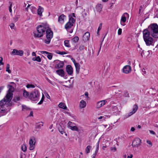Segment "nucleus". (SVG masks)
I'll return each mask as SVG.
<instances>
[{
    "label": "nucleus",
    "instance_id": "obj_52",
    "mask_svg": "<svg viewBox=\"0 0 158 158\" xmlns=\"http://www.w3.org/2000/svg\"><path fill=\"white\" fill-rule=\"evenodd\" d=\"M85 95L86 98H88V93L87 92H85Z\"/></svg>",
    "mask_w": 158,
    "mask_h": 158
},
{
    "label": "nucleus",
    "instance_id": "obj_50",
    "mask_svg": "<svg viewBox=\"0 0 158 158\" xmlns=\"http://www.w3.org/2000/svg\"><path fill=\"white\" fill-rule=\"evenodd\" d=\"M66 53L65 52H60V55H63L64 54H66Z\"/></svg>",
    "mask_w": 158,
    "mask_h": 158
},
{
    "label": "nucleus",
    "instance_id": "obj_11",
    "mask_svg": "<svg viewBox=\"0 0 158 158\" xmlns=\"http://www.w3.org/2000/svg\"><path fill=\"white\" fill-rule=\"evenodd\" d=\"M141 143L140 139L139 138H136L133 141L132 146L133 147H138Z\"/></svg>",
    "mask_w": 158,
    "mask_h": 158
},
{
    "label": "nucleus",
    "instance_id": "obj_16",
    "mask_svg": "<svg viewBox=\"0 0 158 158\" xmlns=\"http://www.w3.org/2000/svg\"><path fill=\"white\" fill-rule=\"evenodd\" d=\"M107 102L106 100H103L98 102L97 103L96 107L99 108L105 105Z\"/></svg>",
    "mask_w": 158,
    "mask_h": 158
},
{
    "label": "nucleus",
    "instance_id": "obj_47",
    "mask_svg": "<svg viewBox=\"0 0 158 158\" xmlns=\"http://www.w3.org/2000/svg\"><path fill=\"white\" fill-rule=\"evenodd\" d=\"M147 143H148V144H150V147H151L152 145V143L150 141V140H147Z\"/></svg>",
    "mask_w": 158,
    "mask_h": 158
},
{
    "label": "nucleus",
    "instance_id": "obj_32",
    "mask_svg": "<svg viewBox=\"0 0 158 158\" xmlns=\"http://www.w3.org/2000/svg\"><path fill=\"white\" fill-rule=\"evenodd\" d=\"M92 147L91 146L89 145L87 146L85 149V152L86 154H88L90 152V150L91 149Z\"/></svg>",
    "mask_w": 158,
    "mask_h": 158
},
{
    "label": "nucleus",
    "instance_id": "obj_27",
    "mask_svg": "<svg viewBox=\"0 0 158 158\" xmlns=\"http://www.w3.org/2000/svg\"><path fill=\"white\" fill-rule=\"evenodd\" d=\"M58 107L60 108H61L64 110L66 109L67 108L65 104L64 103L62 102H60L59 103L58 105Z\"/></svg>",
    "mask_w": 158,
    "mask_h": 158
},
{
    "label": "nucleus",
    "instance_id": "obj_15",
    "mask_svg": "<svg viewBox=\"0 0 158 158\" xmlns=\"http://www.w3.org/2000/svg\"><path fill=\"white\" fill-rule=\"evenodd\" d=\"M56 62V64L55 65V67L56 69H61L63 67L64 63L63 61H60L59 60L55 61Z\"/></svg>",
    "mask_w": 158,
    "mask_h": 158
},
{
    "label": "nucleus",
    "instance_id": "obj_34",
    "mask_svg": "<svg viewBox=\"0 0 158 158\" xmlns=\"http://www.w3.org/2000/svg\"><path fill=\"white\" fill-rule=\"evenodd\" d=\"M64 45L65 46L69 48L70 47V46L69 44V41L68 40H66L64 41Z\"/></svg>",
    "mask_w": 158,
    "mask_h": 158
},
{
    "label": "nucleus",
    "instance_id": "obj_49",
    "mask_svg": "<svg viewBox=\"0 0 158 158\" xmlns=\"http://www.w3.org/2000/svg\"><path fill=\"white\" fill-rule=\"evenodd\" d=\"M33 112L32 111H31L30 112V114L29 115V116H33Z\"/></svg>",
    "mask_w": 158,
    "mask_h": 158
},
{
    "label": "nucleus",
    "instance_id": "obj_63",
    "mask_svg": "<svg viewBox=\"0 0 158 158\" xmlns=\"http://www.w3.org/2000/svg\"><path fill=\"white\" fill-rule=\"evenodd\" d=\"M56 53L57 54H60V52L58 50H57L56 51Z\"/></svg>",
    "mask_w": 158,
    "mask_h": 158
},
{
    "label": "nucleus",
    "instance_id": "obj_62",
    "mask_svg": "<svg viewBox=\"0 0 158 158\" xmlns=\"http://www.w3.org/2000/svg\"><path fill=\"white\" fill-rule=\"evenodd\" d=\"M96 155H97V154L94 153V154L93 155L92 157H94V158H95V156H96Z\"/></svg>",
    "mask_w": 158,
    "mask_h": 158
},
{
    "label": "nucleus",
    "instance_id": "obj_14",
    "mask_svg": "<svg viewBox=\"0 0 158 158\" xmlns=\"http://www.w3.org/2000/svg\"><path fill=\"white\" fill-rule=\"evenodd\" d=\"M123 72L125 74H128L131 71V67L129 65H126L123 69Z\"/></svg>",
    "mask_w": 158,
    "mask_h": 158
},
{
    "label": "nucleus",
    "instance_id": "obj_26",
    "mask_svg": "<svg viewBox=\"0 0 158 158\" xmlns=\"http://www.w3.org/2000/svg\"><path fill=\"white\" fill-rule=\"evenodd\" d=\"M22 99V97L19 95L16 96L13 98V101L15 102L20 101Z\"/></svg>",
    "mask_w": 158,
    "mask_h": 158
},
{
    "label": "nucleus",
    "instance_id": "obj_54",
    "mask_svg": "<svg viewBox=\"0 0 158 158\" xmlns=\"http://www.w3.org/2000/svg\"><path fill=\"white\" fill-rule=\"evenodd\" d=\"M71 60H72V61L73 62V63L74 64H75V63H76V61H75V60L73 58H72Z\"/></svg>",
    "mask_w": 158,
    "mask_h": 158
},
{
    "label": "nucleus",
    "instance_id": "obj_10",
    "mask_svg": "<svg viewBox=\"0 0 158 158\" xmlns=\"http://www.w3.org/2000/svg\"><path fill=\"white\" fill-rule=\"evenodd\" d=\"M35 139L34 137L31 138L29 141V144L30 145L29 150H33L35 147Z\"/></svg>",
    "mask_w": 158,
    "mask_h": 158
},
{
    "label": "nucleus",
    "instance_id": "obj_61",
    "mask_svg": "<svg viewBox=\"0 0 158 158\" xmlns=\"http://www.w3.org/2000/svg\"><path fill=\"white\" fill-rule=\"evenodd\" d=\"M132 155L131 154L130 156H127V158H132Z\"/></svg>",
    "mask_w": 158,
    "mask_h": 158
},
{
    "label": "nucleus",
    "instance_id": "obj_21",
    "mask_svg": "<svg viewBox=\"0 0 158 158\" xmlns=\"http://www.w3.org/2000/svg\"><path fill=\"white\" fill-rule=\"evenodd\" d=\"M40 52L42 54L45 53L47 54V57L49 60H50L52 59L53 55L52 53L45 51H42Z\"/></svg>",
    "mask_w": 158,
    "mask_h": 158
},
{
    "label": "nucleus",
    "instance_id": "obj_17",
    "mask_svg": "<svg viewBox=\"0 0 158 158\" xmlns=\"http://www.w3.org/2000/svg\"><path fill=\"white\" fill-rule=\"evenodd\" d=\"M118 107H120L119 106H113L112 107V110L114 113L115 115L118 114L120 112V109H118Z\"/></svg>",
    "mask_w": 158,
    "mask_h": 158
},
{
    "label": "nucleus",
    "instance_id": "obj_48",
    "mask_svg": "<svg viewBox=\"0 0 158 158\" xmlns=\"http://www.w3.org/2000/svg\"><path fill=\"white\" fill-rule=\"evenodd\" d=\"M10 26L11 29H14V24L13 23H11L10 25Z\"/></svg>",
    "mask_w": 158,
    "mask_h": 158
},
{
    "label": "nucleus",
    "instance_id": "obj_24",
    "mask_svg": "<svg viewBox=\"0 0 158 158\" xmlns=\"http://www.w3.org/2000/svg\"><path fill=\"white\" fill-rule=\"evenodd\" d=\"M40 123H36L35 126V128L36 129H40L43 126L44 123L41 122V124Z\"/></svg>",
    "mask_w": 158,
    "mask_h": 158
},
{
    "label": "nucleus",
    "instance_id": "obj_6",
    "mask_svg": "<svg viewBox=\"0 0 158 158\" xmlns=\"http://www.w3.org/2000/svg\"><path fill=\"white\" fill-rule=\"evenodd\" d=\"M7 87L9 89L5 97L4 98H5L6 100L11 102L13 97V92L14 91V88L12 85H8Z\"/></svg>",
    "mask_w": 158,
    "mask_h": 158
},
{
    "label": "nucleus",
    "instance_id": "obj_51",
    "mask_svg": "<svg viewBox=\"0 0 158 158\" xmlns=\"http://www.w3.org/2000/svg\"><path fill=\"white\" fill-rule=\"evenodd\" d=\"M43 101H44L43 100H41L38 103V105L41 104L43 103Z\"/></svg>",
    "mask_w": 158,
    "mask_h": 158
},
{
    "label": "nucleus",
    "instance_id": "obj_4",
    "mask_svg": "<svg viewBox=\"0 0 158 158\" xmlns=\"http://www.w3.org/2000/svg\"><path fill=\"white\" fill-rule=\"evenodd\" d=\"M143 38L147 46L154 45L153 38L150 36V32L148 30L145 29L143 31Z\"/></svg>",
    "mask_w": 158,
    "mask_h": 158
},
{
    "label": "nucleus",
    "instance_id": "obj_45",
    "mask_svg": "<svg viewBox=\"0 0 158 158\" xmlns=\"http://www.w3.org/2000/svg\"><path fill=\"white\" fill-rule=\"evenodd\" d=\"M10 6H9V10L10 12H12V9H11V7H12V3L11 2H10Z\"/></svg>",
    "mask_w": 158,
    "mask_h": 158
},
{
    "label": "nucleus",
    "instance_id": "obj_28",
    "mask_svg": "<svg viewBox=\"0 0 158 158\" xmlns=\"http://www.w3.org/2000/svg\"><path fill=\"white\" fill-rule=\"evenodd\" d=\"M43 8L41 7L40 6H39V8L38 9V14L40 16H41L42 15V13L43 12Z\"/></svg>",
    "mask_w": 158,
    "mask_h": 158
},
{
    "label": "nucleus",
    "instance_id": "obj_53",
    "mask_svg": "<svg viewBox=\"0 0 158 158\" xmlns=\"http://www.w3.org/2000/svg\"><path fill=\"white\" fill-rule=\"evenodd\" d=\"M4 88V86H2L0 87V93H1V91Z\"/></svg>",
    "mask_w": 158,
    "mask_h": 158
},
{
    "label": "nucleus",
    "instance_id": "obj_37",
    "mask_svg": "<svg viewBox=\"0 0 158 158\" xmlns=\"http://www.w3.org/2000/svg\"><path fill=\"white\" fill-rule=\"evenodd\" d=\"M21 149L24 152H25L26 151L27 147L25 144H23L22 145Z\"/></svg>",
    "mask_w": 158,
    "mask_h": 158
},
{
    "label": "nucleus",
    "instance_id": "obj_64",
    "mask_svg": "<svg viewBox=\"0 0 158 158\" xmlns=\"http://www.w3.org/2000/svg\"><path fill=\"white\" fill-rule=\"evenodd\" d=\"M103 117H104L103 116H101L98 118V119H102Z\"/></svg>",
    "mask_w": 158,
    "mask_h": 158
},
{
    "label": "nucleus",
    "instance_id": "obj_41",
    "mask_svg": "<svg viewBox=\"0 0 158 158\" xmlns=\"http://www.w3.org/2000/svg\"><path fill=\"white\" fill-rule=\"evenodd\" d=\"M84 48H85L84 46L83 45L81 44L79 47V49L80 50H82L84 49Z\"/></svg>",
    "mask_w": 158,
    "mask_h": 158
},
{
    "label": "nucleus",
    "instance_id": "obj_38",
    "mask_svg": "<svg viewBox=\"0 0 158 158\" xmlns=\"http://www.w3.org/2000/svg\"><path fill=\"white\" fill-rule=\"evenodd\" d=\"M124 96L125 97H129V95L127 91L126 90L124 91Z\"/></svg>",
    "mask_w": 158,
    "mask_h": 158
},
{
    "label": "nucleus",
    "instance_id": "obj_9",
    "mask_svg": "<svg viewBox=\"0 0 158 158\" xmlns=\"http://www.w3.org/2000/svg\"><path fill=\"white\" fill-rule=\"evenodd\" d=\"M138 109V107L136 104L134 105L133 107L132 111L129 113H127L124 116V118L126 119L135 113L137 111Z\"/></svg>",
    "mask_w": 158,
    "mask_h": 158
},
{
    "label": "nucleus",
    "instance_id": "obj_3",
    "mask_svg": "<svg viewBox=\"0 0 158 158\" xmlns=\"http://www.w3.org/2000/svg\"><path fill=\"white\" fill-rule=\"evenodd\" d=\"M69 20L65 25V28L67 31L69 33H72L73 31L72 28L75 23V20L73 18H76L75 14L73 13L69 15Z\"/></svg>",
    "mask_w": 158,
    "mask_h": 158
},
{
    "label": "nucleus",
    "instance_id": "obj_19",
    "mask_svg": "<svg viewBox=\"0 0 158 158\" xmlns=\"http://www.w3.org/2000/svg\"><path fill=\"white\" fill-rule=\"evenodd\" d=\"M90 33L89 32H87L85 33L83 36V40L85 43L88 41L90 38Z\"/></svg>",
    "mask_w": 158,
    "mask_h": 158
},
{
    "label": "nucleus",
    "instance_id": "obj_55",
    "mask_svg": "<svg viewBox=\"0 0 158 158\" xmlns=\"http://www.w3.org/2000/svg\"><path fill=\"white\" fill-rule=\"evenodd\" d=\"M135 128L134 127H131V131H133L135 130Z\"/></svg>",
    "mask_w": 158,
    "mask_h": 158
},
{
    "label": "nucleus",
    "instance_id": "obj_46",
    "mask_svg": "<svg viewBox=\"0 0 158 158\" xmlns=\"http://www.w3.org/2000/svg\"><path fill=\"white\" fill-rule=\"evenodd\" d=\"M111 150L114 152H115L116 150V147H111Z\"/></svg>",
    "mask_w": 158,
    "mask_h": 158
},
{
    "label": "nucleus",
    "instance_id": "obj_36",
    "mask_svg": "<svg viewBox=\"0 0 158 158\" xmlns=\"http://www.w3.org/2000/svg\"><path fill=\"white\" fill-rule=\"evenodd\" d=\"M10 65L8 64H6V71L7 72L9 73H10L11 71L10 70Z\"/></svg>",
    "mask_w": 158,
    "mask_h": 158
},
{
    "label": "nucleus",
    "instance_id": "obj_30",
    "mask_svg": "<svg viewBox=\"0 0 158 158\" xmlns=\"http://www.w3.org/2000/svg\"><path fill=\"white\" fill-rule=\"evenodd\" d=\"M102 5L101 4H98L96 6L97 11L99 12H100L102 10Z\"/></svg>",
    "mask_w": 158,
    "mask_h": 158
},
{
    "label": "nucleus",
    "instance_id": "obj_8",
    "mask_svg": "<svg viewBox=\"0 0 158 158\" xmlns=\"http://www.w3.org/2000/svg\"><path fill=\"white\" fill-rule=\"evenodd\" d=\"M76 124L71 121H69L67 124L68 127L73 131H79L78 127L75 126Z\"/></svg>",
    "mask_w": 158,
    "mask_h": 158
},
{
    "label": "nucleus",
    "instance_id": "obj_42",
    "mask_svg": "<svg viewBox=\"0 0 158 158\" xmlns=\"http://www.w3.org/2000/svg\"><path fill=\"white\" fill-rule=\"evenodd\" d=\"M36 61L39 62H41V59L39 56H38L36 57Z\"/></svg>",
    "mask_w": 158,
    "mask_h": 158
},
{
    "label": "nucleus",
    "instance_id": "obj_1",
    "mask_svg": "<svg viewBox=\"0 0 158 158\" xmlns=\"http://www.w3.org/2000/svg\"><path fill=\"white\" fill-rule=\"evenodd\" d=\"M37 32L34 33V36L35 37H42L46 31L47 40H45V42L47 44H49L51 39L52 38L53 33L49 28L48 25V24H42L37 27Z\"/></svg>",
    "mask_w": 158,
    "mask_h": 158
},
{
    "label": "nucleus",
    "instance_id": "obj_33",
    "mask_svg": "<svg viewBox=\"0 0 158 158\" xmlns=\"http://www.w3.org/2000/svg\"><path fill=\"white\" fill-rule=\"evenodd\" d=\"M35 86H36V84L33 85V84H27L26 85V87L28 88H35Z\"/></svg>",
    "mask_w": 158,
    "mask_h": 158
},
{
    "label": "nucleus",
    "instance_id": "obj_31",
    "mask_svg": "<svg viewBox=\"0 0 158 158\" xmlns=\"http://www.w3.org/2000/svg\"><path fill=\"white\" fill-rule=\"evenodd\" d=\"M22 110L23 111H25L26 110H30L31 109L30 108L27 106L25 105H22Z\"/></svg>",
    "mask_w": 158,
    "mask_h": 158
},
{
    "label": "nucleus",
    "instance_id": "obj_2",
    "mask_svg": "<svg viewBox=\"0 0 158 158\" xmlns=\"http://www.w3.org/2000/svg\"><path fill=\"white\" fill-rule=\"evenodd\" d=\"M12 105L11 102H9L3 98L0 101V117L6 114L7 113V108L8 106Z\"/></svg>",
    "mask_w": 158,
    "mask_h": 158
},
{
    "label": "nucleus",
    "instance_id": "obj_60",
    "mask_svg": "<svg viewBox=\"0 0 158 158\" xmlns=\"http://www.w3.org/2000/svg\"><path fill=\"white\" fill-rule=\"evenodd\" d=\"M142 72L143 73V74H146V71H145V69H143L142 70Z\"/></svg>",
    "mask_w": 158,
    "mask_h": 158
},
{
    "label": "nucleus",
    "instance_id": "obj_29",
    "mask_svg": "<svg viewBox=\"0 0 158 158\" xmlns=\"http://www.w3.org/2000/svg\"><path fill=\"white\" fill-rule=\"evenodd\" d=\"M74 65L76 67V71L77 73H79L80 69V65L78 63H75Z\"/></svg>",
    "mask_w": 158,
    "mask_h": 158
},
{
    "label": "nucleus",
    "instance_id": "obj_35",
    "mask_svg": "<svg viewBox=\"0 0 158 158\" xmlns=\"http://www.w3.org/2000/svg\"><path fill=\"white\" fill-rule=\"evenodd\" d=\"M79 40V38L78 36H75L72 39V41L74 43H76Z\"/></svg>",
    "mask_w": 158,
    "mask_h": 158
},
{
    "label": "nucleus",
    "instance_id": "obj_12",
    "mask_svg": "<svg viewBox=\"0 0 158 158\" xmlns=\"http://www.w3.org/2000/svg\"><path fill=\"white\" fill-rule=\"evenodd\" d=\"M129 15L127 13H124L122 16L121 19V24L123 26H124L125 24L124 23L127 20V18L129 17Z\"/></svg>",
    "mask_w": 158,
    "mask_h": 158
},
{
    "label": "nucleus",
    "instance_id": "obj_56",
    "mask_svg": "<svg viewBox=\"0 0 158 158\" xmlns=\"http://www.w3.org/2000/svg\"><path fill=\"white\" fill-rule=\"evenodd\" d=\"M32 56H36V54L35 52H33L32 53Z\"/></svg>",
    "mask_w": 158,
    "mask_h": 158
},
{
    "label": "nucleus",
    "instance_id": "obj_5",
    "mask_svg": "<svg viewBox=\"0 0 158 158\" xmlns=\"http://www.w3.org/2000/svg\"><path fill=\"white\" fill-rule=\"evenodd\" d=\"M150 32L151 35L154 38H158V25L156 23L152 24L149 27Z\"/></svg>",
    "mask_w": 158,
    "mask_h": 158
},
{
    "label": "nucleus",
    "instance_id": "obj_20",
    "mask_svg": "<svg viewBox=\"0 0 158 158\" xmlns=\"http://www.w3.org/2000/svg\"><path fill=\"white\" fill-rule=\"evenodd\" d=\"M66 18V16L63 14L60 15L58 18V22L60 24H63L64 22V19Z\"/></svg>",
    "mask_w": 158,
    "mask_h": 158
},
{
    "label": "nucleus",
    "instance_id": "obj_23",
    "mask_svg": "<svg viewBox=\"0 0 158 158\" xmlns=\"http://www.w3.org/2000/svg\"><path fill=\"white\" fill-rule=\"evenodd\" d=\"M86 106V103L85 101L83 100H82L81 101L79 107L81 109L84 108Z\"/></svg>",
    "mask_w": 158,
    "mask_h": 158
},
{
    "label": "nucleus",
    "instance_id": "obj_44",
    "mask_svg": "<svg viewBox=\"0 0 158 158\" xmlns=\"http://www.w3.org/2000/svg\"><path fill=\"white\" fill-rule=\"evenodd\" d=\"M3 61V58L1 57H0V65H3L4 63L2 62Z\"/></svg>",
    "mask_w": 158,
    "mask_h": 158
},
{
    "label": "nucleus",
    "instance_id": "obj_43",
    "mask_svg": "<svg viewBox=\"0 0 158 158\" xmlns=\"http://www.w3.org/2000/svg\"><path fill=\"white\" fill-rule=\"evenodd\" d=\"M122 30L121 28H119L118 31V35H121L122 33Z\"/></svg>",
    "mask_w": 158,
    "mask_h": 158
},
{
    "label": "nucleus",
    "instance_id": "obj_59",
    "mask_svg": "<svg viewBox=\"0 0 158 158\" xmlns=\"http://www.w3.org/2000/svg\"><path fill=\"white\" fill-rule=\"evenodd\" d=\"M44 98H45V97H44V94H42V98L41 99V100L44 101Z\"/></svg>",
    "mask_w": 158,
    "mask_h": 158
},
{
    "label": "nucleus",
    "instance_id": "obj_58",
    "mask_svg": "<svg viewBox=\"0 0 158 158\" xmlns=\"http://www.w3.org/2000/svg\"><path fill=\"white\" fill-rule=\"evenodd\" d=\"M48 1L50 3H53L55 1V0H48Z\"/></svg>",
    "mask_w": 158,
    "mask_h": 158
},
{
    "label": "nucleus",
    "instance_id": "obj_25",
    "mask_svg": "<svg viewBox=\"0 0 158 158\" xmlns=\"http://www.w3.org/2000/svg\"><path fill=\"white\" fill-rule=\"evenodd\" d=\"M23 95L25 98L30 99V94L29 92L26 91L25 90H23Z\"/></svg>",
    "mask_w": 158,
    "mask_h": 158
},
{
    "label": "nucleus",
    "instance_id": "obj_40",
    "mask_svg": "<svg viewBox=\"0 0 158 158\" xmlns=\"http://www.w3.org/2000/svg\"><path fill=\"white\" fill-rule=\"evenodd\" d=\"M102 23H101L99 24V26L98 27V30H97V34L98 33L99 31L102 29Z\"/></svg>",
    "mask_w": 158,
    "mask_h": 158
},
{
    "label": "nucleus",
    "instance_id": "obj_57",
    "mask_svg": "<svg viewBox=\"0 0 158 158\" xmlns=\"http://www.w3.org/2000/svg\"><path fill=\"white\" fill-rule=\"evenodd\" d=\"M150 133L155 135V133L153 131H150Z\"/></svg>",
    "mask_w": 158,
    "mask_h": 158
},
{
    "label": "nucleus",
    "instance_id": "obj_22",
    "mask_svg": "<svg viewBox=\"0 0 158 158\" xmlns=\"http://www.w3.org/2000/svg\"><path fill=\"white\" fill-rule=\"evenodd\" d=\"M56 73L59 76L61 77H64V76L65 72L62 69H59L56 71Z\"/></svg>",
    "mask_w": 158,
    "mask_h": 158
},
{
    "label": "nucleus",
    "instance_id": "obj_7",
    "mask_svg": "<svg viewBox=\"0 0 158 158\" xmlns=\"http://www.w3.org/2000/svg\"><path fill=\"white\" fill-rule=\"evenodd\" d=\"M40 92L36 89L30 94V99L32 101L38 100L40 96Z\"/></svg>",
    "mask_w": 158,
    "mask_h": 158
},
{
    "label": "nucleus",
    "instance_id": "obj_13",
    "mask_svg": "<svg viewBox=\"0 0 158 158\" xmlns=\"http://www.w3.org/2000/svg\"><path fill=\"white\" fill-rule=\"evenodd\" d=\"M24 53V52L22 50H18L17 49H14L12 52V54L14 55H18L22 56Z\"/></svg>",
    "mask_w": 158,
    "mask_h": 158
},
{
    "label": "nucleus",
    "instance_id": "obj_39",
    "mask_svg": "<svg viewBox=\"0 0 158 158\" xmlns=\"http://www.w3.org/2000/svg\"><path fill=\"white\" fill-rule=\"evenodd\" d=\"M59 131H60V132L62 134H63L64 133V130L61 127H59L58 128Z\"/></svg>",
    "mask_w": 158,
    "mask_h": 158
},
{
    "label": "nucleus",
    "instance_id": "obj_18",
    "mask_svg": "<svg viewBox=\"0 0 158 158\" xmlns=\"http://www.w3.org/2000/svg\"><path fill=\"white\" fill-rule=\"evenodd\" d=\"M66 71L68 74L72 75L73 74V70L71 65H69L67 66Z\"/></svg>",
    "mask_w": 158,
    "mask_h": 158
}]
</instances>
